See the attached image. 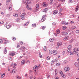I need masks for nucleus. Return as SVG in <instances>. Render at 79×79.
<instances>
[{
	"instance_id": "nucleus-1",
	"label": "nucleus",
	"mask_w": 79,
	"mask_h": 79,
	"mask_svg": "<svg viewBox=\"0 0 79 79\" xmlns=\"http://www.w3.org/2000/svg\"><path fill=\"white\" fill-rule=\"evenodd\" d=\"M35 9L34 10L35 11H37V10L39 8V4H37L35 6Z\"/></svg>"
},
{
	"instance_id": "nucleus-2",
	"label": "nucleus",
	"mask_w": 79,
	"mask_h": 79,
	"mask_svg": "<svg viewBox=\"0 0 79 79\" xmlns=\"http://www.w3.org/2000/svg\"><path fill=\"white\" fill-rule=\"evenodd\" d=\"M60 75H61L62 77H66V75H64V74H63V73L62 71H60Z\"/></svg>"
},
{
	"instance_id": "nucleus-3",
	"label": "nucleus",
	"mask_w": 79,
	"mask_h": 79,
	"mask_svg": "<svg viewBox=\"0 0 79 79\" xmlns=\"http://www.w3.org/2000/svg\"><path fill=\"white\" fill-rule=\"evenodd\" d=\"M58 53V51L56 50H54L52 51V54L53 55H56Z\"/></svg>"
},
{
	"instance_id": "nucleus-4",
	"label": "nucleus",
	"mask_w": 79,
	"mask_h": 79,
	"mask_svg": "<svg viewBox=\"0 0 79 79\" xmlns=\"http://www.w3.org/2000/svg\"><path fill=\"white\" fill-rule=\"evenodd\" d=\"M24 3L25 5H27L28 4H31V1H29V0H26Z\"/></svg>"
},
{
	"instance_id": "nucleus-5",
	"label": "nucleus",
	"mask_w": 79,
	"mask_h": 79,
	"mask_svg": "<svg viewBox=\"0 0 79 79\" xmlns=\"http://www.w3.org/2000/svg\"><path fill=\"white\" fill-rule=\"evenodd\" d=\"M40 66H37V65L33 67V69L34 70L37 71L38 70V67H39Z\"/></svg>"
},
{
	"instance_id": "nucleus-6",
	"label": "nucleus",
	"mask_w": 79,
	"mask_h": 79,
	"mask_svg": "<svg viewBox=\"0 0 79 79\" xmlns=\"http://www.w3.org/2000/svg\"><path fill=\"white\" fill-rule=\"evenodd\" d=\"M47 6H48V5L45 2H44L42 4V6H44V7H47Z\"/></svg>"
},
{
	"instance_id": "nucleus-7",
	"label": "nucleus",
	"mask_w": 79,
	"mask_h": 79,
	"mask_svg": "<svg viewBox=\"0 0 79 79\" xmlns=\"http://www.w3.org/2000/svg\"><path fill=\"white\" fill-rule=\"evenodd\" d=\"M58 13V11L57 10H55L53 12V15H56Z\"/></svg>"
},
{
	"instance_id": "nucleus-8",
	"label": "nucleus",
	"mask_w": 79,
	"mask_h": 79,
	"mask_svg": "<svg viewBox=\"0 0 79 79\" xmlns=\"http://www.w3.org/2000/svg\"><path fill=\"white\" fill-rule=\"evenodd\" d=\"M3 40L4 41V44H6L7 43H8V41L7 39L4 38Z\"/></svg>"
},
{
	"instance_id": "nucleus-9",
	"label": "nucleus",
	"mask_w": 79,
	"mask_h": 79,
	"mask_svg": "<svg viewBox=\"0 0 79 79\" xmlns=\"http://www.w3.org/2000/svg\"><path fill=\"white\" fill-rule=\"evenodd\" d=\"M15 54H16V53H15V52H11L10 53V55H11V56H15Z\"/></svg>"
},
{
	"instance_id": "nucleus-10",
	"label": "nucleus",
	"mask_w": 79,
	"mask_h": 79,
	"mask_svg": "<svg viewBox=\"0 0 79 79\" xmlns=\"http://www.w3.org/2000/svg\"><path fill=\"white\" fill-rule=\"evenodd\" d=\"M62 34L64 35H68V32H63L62 33Z\"/></svg>"
},
{
	"instance_id": "nucleus-11",
	"label": "nucleus",
	"mask_w": 79,
	"mask_h": 79,
	"mask_svg": "<svg viewBox=\"0 0 79 79\" xmlns=\"http://www.w3.org/2000/svg\"><path fill=\"white\" fill-rule=\"evenodd\" d=\"M64 70L65 71H69V68L66 67L65 68Z\"/></svg>"
},
{
	"instance_id": "nucleus-12",
	"label": "nucleus",
	"mask_w": 79,
	"mask_h": 79,
	"mask_svg": "<svg viewBox=\"0 0 79 79\" xmlns=\"http://www.w3.org/2000/svg\"><path fill=\"white\" fill-rule=\"evenodd\" d=\"M69 39V36H66L64 39V40H67Z\"/></svg>"
},
{
	"instance_id": "nucleus-13",
	"label": "nucleus",
	"mask_w": 79,
	"mask_h": 79,
	"mask_svg": "<svg viewBox=\"0 0 79 79\" xmlns=\"http://www.w3.org/2000/svg\"><path fill=\"white\" fill-rule=\"evenodd\" d=\"M16 71H17L16 69H13L12 70V73H15L16 72Z\"/></svg>"
},
{
	"instance_id": "nucleus-14",
	"label": "nucleus",
	"mask_w": 79,
	"mask_h": 79,
	"mask_svg": "<svg viewBox=\"0 0 79 79\" xmlns=\"http://www.w3.org/2000/svg\"><path fill=\"white\" fill-rule=\"evenodd\" d=\"M79 5H77L76 6V8L75 9V11L76 12H77V10H79Z\"/></svg>"
},
{
	"instance_id": "nucleus-15",
	"label": "nucleus",
	"mask_w": 79,
	"mask_h": 79,
	"mask_svg": "<svg viewBox=\"0 0 79 79\" xmlns=\"http://www.w3.org/2000/svg\"><path fill=\"white\" fill-rule=\"evenodd\" d=\"M73 48V46L71 45H69L68 47V48L70 50H71V48Z\"/></svg>"
},
{
	"instance_id": "nucleus-16",
	"label": "nucleus",
	"mask_w": 79,
	"mask_h": 79,
	"mask_svg": "<svg viewBox=\"0 0 79 79\" xmlns=\"http://www.w3.org/2000/svg\"><path fill=\"white\" fill-rule=\"evenodd\" d=\"M75 66L76 67H77V68H79V64H77V63L76 62L75 63Z\"/></svg>"
},
{
	"instance_id": "nucleus-17",
	"label": "nucleus",
	"mask_w": 79,
	"mask_h": 79,
	"mask_svg": "<svg viewBox=\"0 0 79 79\" xmlns=\"http://www.w3.org/2000/svg\"><path fill=\"white\" fill-rule=\"evenodd\" d=\"M12 5H10V6L9 8V11H11V10H12Z\"/></svg>"
},
{
	"instance_id": "nucleus-18",
	"label": "nucleus",
	"mask_w": 79,
	"mask_h": 79,
	"mask_svg": "<svg viewBox=\"0 0 79 79\" xmlns=\"http://www.w3.org/2000/svg\"><path fill=\"white\" fill-rule=\"evenodd\" d=\"M55 76H56L57 75V74H58V70H57V69H55Z\"/></svg>"
},
{
	"instance_id": "nucleus-19",
	"label": "nucleus",
	"mask_w": 79,
	"mask_h": 79,
	"mask_svg": "<svg viewBox=\"0 0 79 79\" xmlns=\"http://www.w3.org/2000/svg\"><path fill=\"white\" fill-rule=\"evenodd\" d=\"M26 8H27V10H32V9H31V8L29 7V6L28 5H27L26 6Z\"/></svg>"
},
{
	"instance_id": "nucleus-20",
	"label": "nucleus",
	"mask_w": 79,
	"mask_h": 79,
	"mask_svg": "<svg viewBox=\"0 0 79 79\" xmlns=\"http://www.w3.org/2000/svg\"><path fill=\"white\" fill-rule=\"evenodd\" d=\"M25 60H22L21 62V64H24V63H25Z\"/></svg>"
},
{
	"instance_id": "nucleus-21",
	"label": "nucleus",
	"mask_w": 79,
	"mask_h": 79,
	"mask_svg": "<svg viewBox=\"0 0 79 79\" xmlns=\"http://www.w3.org/2000/svg\"><path fill=\"white\" fill-rule=\"evenodd\" d=\"M54 39L53 38H50L49 39V41H50V42H53V41H54Z\"/></svg>"
},
{
	"instance_id": "nucleus-22",
	"label": "nucleus",
	"mask_w": 79,
	"mask_h": 79,
	"mask_svg": "<svg viewBox=\"0 0 79 79\" xmlns=\"http://www.w3.org/2000/svg\"><path fill=\"white\" fill-rule=\"evenodd\" d=\"M52 53H53V51H52V50H50L49 51V55H52Z\"/></svg>"
},
{
	"instance_id": "nucleus-23",
	"label": "nucleus",
	"mask_w": 79,
	"mask_h": 79,
	"mask_svg": "<svg viewBox=\"0 0 79 79\" xmlns=\"http://www.w3.org/2000/svg\"><path fill=\"white\" fill-rule=\"evenodd\" d=\"M13 15L14 16H15V17H18V14H16L15 13H14Z\"/></svg>"
},
{
	"instance_id": "nucleus-24",
	"label": "nucleus",
	"mask_w": 79,
	"mask_h": 79,
	"mask_svg": "<svg viewBox=\"0 0 79 79\" xmlns=\"http://www.w3.org/2000/svg\"><path fill=\"white\" fill-rule=\"evenodd\" d=\"M57 45L59 46H60V45H62V43L61 42H58L57 43Z\"/></svg>"
},
{
	"instance_id": "nucleus-25",
	"label": "nucleus",
	"mask_w": 79,
	"mask_h": 79,
	"mask_svg": "<svg viewBox=\"0 0 79 79\" xmlns=\"http://www.w3.org/2000/svg\"><path fill=\"white\" fill-rule=\"evenodd\" d=\"M15 78L16 79H21V77L18 75L16 76Z\"/></svg>"
},
{
	"instance_id": "nucleus-26",
	"label": "nucleus",
	"mask_w": 79,
	"mask_h": 79,
	"mask_svg": "<svg viewBox=\"0 0 79 79\" xmlns=\"http://www.w3.org/2000/svg\"><path fill=\"white\" fill-rule=\"evenodd\" d=\"M45 18H42V19L41 20V22H44V21H45Z\"/></svg>"
},
{
	"instance_id": "nucleus-27",
	"label": "nucleus",
	"mask_w": 79,
	"mask_h": 79,
	"mask_svg": "<svg viewBox=\"0 0 79 79\" xmlns=\"http://www.w3.org/2000/svg\"><path fill=\"white\" fill-rule=\"evenodd\" d=\"M48 10V9L47 8H46L43 10V12H46V11H47Z\"/></svg>"
},
{
	"instance_id": "nucleus-28",
	"label": "nucleus",
	"mask_w": 79,
	"mask_h": 79,
	"mask_svg": "<svg viewBox=\"0 0 79 79\" xmlns=\"http://www.w3.org/2000/svg\"><path fill=\"white\" fill-rule=\"evenodd\" d=\"M56 32L57 34H60V30H57L56 31Z\"/></svg>"
},
{
	"instance_id": "nucleus-29",
	"label": "nucleus",
	"mask_w": 79,
	"mask_h": 79,
	"mask_svg": "<svg viewBox=\"0 0 79 79\" xmlns=\"http://www.w3.org/2000/svg\"><path fill=\"white\" fill-rule=\"evenodd\" d=\"M25 15H26V13L22 14V15L20 16V17H21H21H24Z\"/></svg>"
},
{
	"instance_id": "nucleus-30",
	"label": "nucleus",
	"mask_w": 79,
	"mask_h": 79,
	"mask_svg": "<svg viewBox=\"0 0 79 79\" xmlns=\"http://www.w3.org/2000/svg\"><path fill=\"white\" fill-rule=\"evenodd\" d=\"M66 28H67V27H66V26H63L62 29H63V30H65V29H66Z\"/></svg>"
},
{
	"instance_id": "nucleus-31",
	"label": "nucleus",
	"mask_w": 79,
	"mask_h": 79,
	"mask_svg": "<svg viewBox=\"0 0 79 79\" xmlns=\"http://www.w3.org/2000/svg\"><path fill=\"white\" fill-rule=\"evenodd\" d=\"M77 52V49L76 48H74L73 49V52H74V53H75V52Z\"/></svg>"
},
{
	"instance_id": "nucleus-32",
	"label": "nucleus",
	"mask_w": 79,
	"mask_h": 79,
	"mask_svg": "<svg viewBox=\"0 0 79 79\" xmlns=\"http://www.w3.org/2000/svg\"><path fill=\"white\" fill-rule=\"evenodd\" d=\"M11 27V26L9 25H7L6 26V28L7 29H10V28Z\"/></svg>"
},
{
	"instance_id": "nucleus-33",
	"label": "nucleus",
	"mask_w": 79,
	"mask_h": 79,
	"mask_svg": "<svg viewBox=\"0 0 79 79\" xmlns=\"http://www.w3.org/2000/svg\"><path fill=\"white\" fill-rule=\"evenodd\" d=\"M44 52H46L47 51V47L44 46Z\"/></svg>"
},
{
	"instance_id": "nucleus-34",
	"label": "nucleus",
	"mask_w": 79,
	"mask_h": 79,
	"mask_svg": "<svg viewBox=\"0 0 79 79\" xmlns=\"http://www.w3.org/2000/svg\"><path fill=\"white\" fill-rule=\"evenodd\" d=\"M75 28H76V27L74 26L72 27L71 28L72 30H74V29H75Z\"/></svg>"
},
{
	"instance_id": "nucleus-35",
	"label": "nucleus",
	"mask_w": 79,
	"mask_h": 79,
	"mask_svg": "<svg viewBox=\"0 0 79 79\" xmlns=\"http://www.w3.org/2000/svg\"><path fill=\"white\" fill-rule=\"evenodd\" d=\"M5 73H4L3 74H2L1 76V77L2 78H3V77L5 76Z\"/></svg>"
},
{
	"instance_id": "nucleus-36",
	"label": "nucleus",
	"mask_w": 79,
	"mask_h": 79,
	"mask_svg": "<svg viewBox=\"0 0 79 79\" xmlns=\"http://www.w3.org/2000/svg\"><path fill=\"white\" fill-rule=\"evenodd\" d=\"M55 62V60H52V61L51 62V64H53V63H54V62Z\"/></svg>"
},
{
	"instance_id": "nucleus-37",
	"label": "nucleus",
	"mask_w": 79,
	"mask_h": 79,
	"mask_svg": "<svg viewBox=\"0 0 79 79\" xmlns=\"http://www.w3.org/2000/svg\"><path fill=\"white\" fill-rule=\"evenodd\" d=\"M29 21H27V24H25L24 25V26H27V24H29Z\"/></svg>"
},
{
	"instance_id": "nucleus-38",
	"label": "nucleus",
	"mask_w": 79,
	"mask_h": 79,
	"mask_svg": "<svg viewBox=\"0 0 79 79\" xmlns=\"http://www.w3.org/2000/svg\"><path fill=\"white\" fill-rule=\"evenodd\" d=\"M5 50L4 51V52L5 53V54L6 53V52H7V51L6 50V47L5 48Z\"/></svg>"
},
{
	"instance_id": "nucleus-39",
	"label": "nucleus",
	"mask_w": 79,
	"mask_h": 79,
	"mask_svg": "<svg viewBox=\"0 0 79 79\" xmlns=\"http://www.w3.org/2000/svg\"><path fill=\"white\" fill-rule=\"evenodd\" d=\"M74 54V52H71L70 53V55H73Z\"/></svg>"
},
{
	"instance_id": "nucleus-40",
	"label": "nucleus",
	"mask_w": 79,
	"mask_h": 79,
	"mask_svg": "<svg viewBox=\"0 0 79 79\" xmlns=\"http://www.w3.org/2000/svg\"><path fill=\"white\" fill-rule=\"evenodd\" d=\"M47 60H50V58L49 56H48L47 57Z\"/></svg>"
},
{
	"instance_id": "nucleus-41",
	"label": "nucleus",
	"mask_w": 79,
	"mask_h": 79,
	"mask_svg": "<svg viewBox=\"0 0 79 79\" xmlns=\"http://www.w3.org/2000/svg\"><path fill=\"white\" fill-rule=\"evenodd\" d=\"M75 55H77V56L79 57V54L77 52H76Z\"/></svg>"
},
{
	"instance_id": "nucleus-42",
	"label": "nucleus",
	"mask_w": 79,
	"mask_h": 79,
	"mask_svg": "<svg viewBox=\"0 0 79 79\" xmlns=\"http://www.w3.org/2000/svg\"><path fill=\"white\" fill-rule=\"evenodd\" d=\"M73 39H72L70 40L69 41L70 43H72L73 42Z\"/></svg>"
},
{
	"instance_id": "nucleus-43",
	"label": "nucleus",
	"mask_w": 79,
	"mask_h": 79,
	"mask_svg": "<svg viewBox=\"0 0 79 79\" xmlns=\"http://www.w3.org/2000/svg\"><path fill=\"white\" fill-rule=\"evenodd\" d=\"M12 39L13 40H16V38H15V37H13L12 38Z\"/></svg>"
},
{
	"instance_id": "nucleus-44",
	"label": "nucleus",
	"mask_w": 79,
	"mask_h": 79,
	"mask_svg": "<svg viewBox=\"0 0 79 79\" xmlns=\"http://www.w3.org/2000/svg\"><path fill=\"white\" fill-rule=\"evenodd\" d=\"M8 59L9 60H10V61H12V60H13L12 58L11 57H9Z\"/></svg>"
},
{
	"instance_id": "nucleus-45",
	"label": "nucleus",
	"mask_w": 79,
	"mask_h": 79,
	"mask_svg": "<svg viewBox=\"0 0 79 79\" xmlns=\"http://www.w3.org/2000/svg\"><path fill=\"white\" fill-rule=\"evenodd\" d=\"M71 49H69L68 50H67V52L68 53H69V52H71Z\"/></svg>"
},
{
	"instance_id": "nucleus-46",
	"label": "nucleus",
	"mask_w": 79,
	"mask_h": 79,
	"mask_svg": "<svg viewBox=\"0 0 79 79\" xmlns=\"http://www.w3.org/2000/svg\"><path fill=\"white\" fill-rule=\"evenodd\" d=\"M50 3L52 4L53 3V0H50Z\"/></svg>"
},
{
	"instance_id": "nucleus-47",
	"label": "nucleus",
	"mask_w": 79,
	"mask_h": 79,
	"mask_svg": "<svg viewBox=\"0 0 79 79\" xmlns=\"http://www.w3.org/2000/svg\"><path fill=\"white\" fill-rule=\"evenodd\" d=\"M32 26L33 27H36V25H35V24H33Z\"/></svg>"
},
{
	"instance_id": "nucleus-48",
	"label": "nucleus",
	"mask_w": 79,
	"mask_h": 79,
	"mask_svg": "<svg viewBox=\"0 0 79 79\" xmlns=\"http://www.w3.org/2000/svg\"><path fill=\"white\" fill-rule=\"evenodd\" d=\"M35 71V74L36 75L37 74V70H34Z\"/></svg>"
},
{
	"instance_id": "nucleus-49",
	"label": "nucleus",
	"mask_w": 79,
	"mask_h": 79,
	"mask_svg": "<svg viewBox=\"0 0 79 79\" xmlns=\"http://www.w3.org/2000/svg\"><path fill=\"white\" fill-rule=\"evenodd\" d=\"M39 56L41 58H42V54H41L40 53L39 54Z\"/></svg>"
},
{
	"instance_id": "nucleus-50",
	"label": "nucleus",
	"mask_w": 79,
	"mask_h": 79,
	"mask_svg": "<svg viewBox=\"0 0 79 79\" xmlns=\"http://www.w3.org/2000/svg\"><path fill=\"white\" fill-rule=\"evenodd\" d=\"M74 23V21H72L71 22H70V23L71 24H73V23Z\"/></svg>"
},
{
	"instance_id": "nucleus-51",
	"label": "nucleus",
	"mask_w": 79,
	"mask_h": 79,
	"mask_svg": "<svg viewBox=\"0 0 79 79\" xmlns=\"http://www.w3.org/2000/svg\"><path fill=\"white\" fill-rule=\"evenodd\" d=\"M46 27L45 26H43L42 27V29H43V30L45 29V28Z\"/></svg>"
},
{
	"instance_id": "nucleus-52",
	"label": "nucleus",
	"mask_w": 79,
	"mask_h": 79,
	"mask_svg": "<svg viewBox=\"0 0 79 79\" xmlns=\"http://www.w3.org/2000/svg\"><path fill=\"white\" fill-rule=\"evenodd\" d=\"M59 15H60V16H61V15H63V14H62V13L61 12H59Z\"/></svg>"
},
{
	"instance_id": "nucleus-53",
	"label": "nucleus",
	"mask_w": 79,
	"mask_h": 79,
	"mask_svg": "<svg viewBox=\"0 0 79 79\" xmlns=\"http://www.w3.org/2000/svg\"><path fill=\"white\" fill-rule=\"evenodd\" d=\"M69 2L70 3H73V1L72 0H69Z\"/></svg>"
},
{
	"instance_id": "nucleus-54",
	"label": "nucleus",
	"mask_w": 79,
	"mask_h": 79,
	"mask_svg": "<svg viewBox=\"0 0 79 79\" xmlns=\"http://www.w3.org/2000/svg\"><path fill=\"white\" fill-rule=\"evenodd\" d=\"M0 42L1 43V44H2V43H3V40L2 39L0 40Z\"/></svg>"
},
{
	"instance_id": "nucleus-55",
	"label": "nucleus",
	"mask_w": 79,
	"mask_h": 79,
	"mask_svg": "<svg viewBox=\"0 0 79 79\" xmlns=\"http://www.w3.org/2000/svg\"><path fill=\"white\" fill-rule=\"evenodd\" d=\"M60 63H57L56 65L57 66H60Z\"/></svg>"
},
{
	"instance_id": "nucleus-56",
	"label": "nucleus",
	"mask_w": 79,
	"mask_h": 79,
	"mask_svg": "<svg viewBox=\"0 0 79 79\" xmlns=\"http://www.w3.org/2000/svg\"><path fill=\"white\" fill-rule=\"evenodd\" d=\"M76 33H79V30H77L76 31Z\"/></svg>"
},
{
	"instance_id": "nucleus-57",
	"label": "nucleus",
	"mask_w": 79,
	"mask_h": 79,
	"mask_svg": "<svg viewBox=\"0 0 79 79\" xmlns=\"http://www.w3.org/2000/svg\"><path fill=\"white\" fill-rule=\"evenodd\" d=\"M56 48H57V49H58L59 48V45H56Z\"/></svg>"
},
{
	"instance_id": "nucleus-58",
	"label": "nucleus",
	"mask_w": 79,
	"mask_h": 79,
	"mask_svg": "<svg viewBox=\"0 0 79 79\" xmlns=\"http://www.w3.org/2000/svg\"><path fill=\"white\" fill-rule=\"evenodd\" d=\"M62 11H63V8H61L60 9V11L61 12Z\"/></svg>"
},
{
	"instance_id": "nucleus-59",
	"label": "nucleus",
	"mask_w": 79,
	"mask_h": 79,
	"mask_svg": "<svg viewBox=\"0 0 79 79\" xmlns=\"http://www.w3.org/2000/svg\"><path fill=\"white\" fill-rule=\"evenodd\" d=\"M3 21H0V24H3Z\"/></svg>"
},
{
	"instance_id": "nucleus-60",
	"label": "nucleus",
	"mask_w": 79,
	"mask_h": 79,
	"mask_svg": "<svg viewBox=\"0 0 79 79\" xmlns=\"http://www.w3.org/2000/svg\"><path fill=\"white\" fill-rule=\"evenodd\" d=\"M64 63H68V61L67 60H64Z\"/></svg>"
},
{
	"instance_id": "nucleus-61",
	"label": "nucleus",
	"mask_w": 79,
	"mask_h": 79,
	"mask_svg": "<svg viewBox=\"0 0 79 79\" xmlns=\"http://www.w3.org/2000/svg\"><path fill=\"white\" fill-rule=\"evenodd\" d=\"M20 44L21 45H23V41H20Z\"/></svg>"
},
{
	"instance_id": "nucleus-62",
	"label": "nucleus",
	"mask_w": 79,
	"mask_h": 79,
	"mask_svg": "<svg viewBox=\"0 0 79 79\" xmlns=\"http://www.w3.org/2000/svg\"><path fill=\"white\" fill-rule=\"evenodd\" d=\"M27 63H30V61L29 60H27Z\"/></svg>"
},
{
	"instance_id": "nucleus-63",
	"label": "nucleus",
	"mask_w": 79,
	"mask_h": 79,
	"mask_svg": "<svg viewBox=\"0 0 79 79\" xmlns=\"http://www.w3.org/2000/svg\"><path fill=\"white\" fill-rule=\"evenodd\" d=\"M46 16V15H44L43 17H42V18H45V17Z\"/></svg>"
},
{
	"instance_id": "nucleus-64",
	"label": "nucleus",
	"mask_w": 79,
	"mask_h": 79,
	"mask_svg": "<svg viewBox=\"0 0 79 79\" xmlns=\"http://www.w3.org/2000/svg\"><path fill=\"white\" fill-rule=\"evenodd\" d=\"M62 24H65V21H63L62 22Z\"/></svg>"
}]
</instances>
